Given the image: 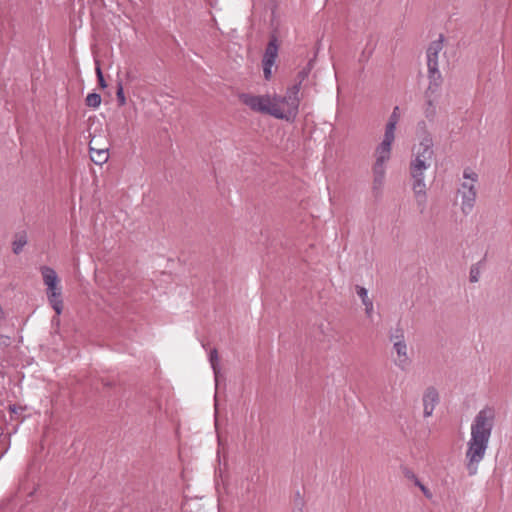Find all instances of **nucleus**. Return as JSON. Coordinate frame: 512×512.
Returning <instances> with one entry per match:
<instances>
[{
    "instance_id": "nucleus-1",
    "label": "nucleus",
    "mask_w": 512,
    "mask_h": 512,
    "mask_svg": "<svg viewBox=\"0 0 512 512\" xmlns=\"http://www.w3.org/2000/svg\"><path fill=\"white\" fill-rule=\"evenodd\" d=\"M301 81L288 87L284 96L278 94H239V100L256 113L292 122L299 113Z\"/></svg>"
},
{
    "instance_id": "nucleus-2",
    "label": "nucleus",
    "mask_w": 512,
    "mask_h": 512,
    "mask_svg": "<svg viewBox=\"0 0 512 512\" xmlns=\"http://www.w3.org/2000/svg\"><path fill=\"white\" fill-rule=\"evenodd\" d=\"M494 424V412L491 408L480 410L471 424V436L467 442L466 467L468 474H477L478 466L484 459Z\"/></svg>"
},
{
    "instance_id": "nucleus-3",
    "label": "nucleus",
    "mask_w": 512,
    "mask_h": 512,
    "mask_svg": "<svg viewBox=\"0 0 512 512\" xmlns=\"http://www.w3.org/2000/svg\"><path fill=\"white\" fill-rule=\"evenodd\" d=\"M433 156V139L429 133L425 132L420 142L413 147L410 162L412 190L421 212L424 211L427 202L424 173L430 167Z\"/></svg>"
},
{
    "instance_id": "nucleus-4",
    "label": "nucleus",
    "mask_w": 512,
    "mask_h": 512,
    "mask_svg": "<svg viewBox=\"0 0 512 512\" xmlns=\"http://www.w3.org/2000/svg\"><path fill=\"white\" fill-rule=\"evenodd\" d=\"M40 272L46 286V295L49 304L57 315L63 311L62 287L56 271L49 266H41Z\"/></svg>"
},
{
    "instance_id": "nucleus-5",
    "label": "nucleus",
    "mask_w": 512,
    "mask_h": 512,
    "mask_svg": "<svg viewBox=\"0 0 512 512\" xmlns=\"http://www.w3.org/2000/svg\"><path fill=\"white\" fill-rule=\"evenodd\" d=\"M394 140L395 136L384 134L382 141L375 148V162L372 168L375 186L380 187L383 184L386 174V165L391 158L392 144Z\"/></svg>"
},
{
    "instance_id": "nucleus-6",
    "label": "nucleus",
    "mask_w": 512,
    "mask_h": 512,
    "mask_svg": "<svg viewBox=\"0 0 512 512\" xmlns=\"http://www.w3.org/2000/svg\"><path fill=\"white\" fill-rule=\"evenodd\" d=\"M392 344L391 356L395 366L402 371H407L412 363L409 356L408 345L405 338V332L401 327L393 329L389 335Z\"/></svg>"
},
{
    "instance_id": "nucleus-7",
    "label": "nucleus",
    "mask_w": 512,
    "mask_h": 512,
    "mask_svg": "<svg viewBox=\"0 0 512 512\" xmlns=\"http://www.w3.org/2000/svg\"><path fill=\"white\" fill-rule=\"evenodd\" d=\"M423 415L432 416L436 405L439 403V393L434 387H428L423 394Z\"/></svg>"
},
{
    "instance_id": "nucleus-8",
    "label": "nucleus",
    "mask_w": 512,
    "mask_h": 512,
    "mask_svg": "<svg viewBox=\"0 0 512 512\" xmlns=\"http://www.w3.org/2000/svg\"><path fill=\"white\" fill-rule=\"evenodd\" d=\"M444 38L439 35V38L430 43L426 51L427 67L438 66L439 54L443 49Z\"/></svg>"
},
{
    "instance_id": "nucleus-9",
    "label": "nucleus",
    "mask_w": 512,
    "mask_h": 512,
    "mask_svg": "<svg viewBox=\"0 0 512 512\" xmlns=\"http://www.w3.org/2000/svg\"><path fill=\"white\" fill-rule=\"evenodd\" d=\"M478 175L471 169L467 168L463 172V180L460 184L458 192H476V183Z\"/></svg>"
},
{
    "instance_id": "nucleus-10",
    "label": "nucleus",
    "mask_w": 512,
    "mask_h": 512,
    "mask_svg": "<svg viewBox=\"0 0 512 512\" xmlns=\"http://www.w3.org/2000/svg\"><path fill=\"white\" fill-rule=\"evenodd\" d=\"M428 79V91L431 93L437 92L442 84V75L439 71V66L428 67Z\"/></svg>"
},
{
    "instance_id": "nucleus-11",
    "label": "nucleus",
    "mask_w": 512,
    "mask_h": 512,
    "mask_svg": "<svg viewBox=\"0 0 512 512\" xmlns=\"http://www.w3.org/2000/svg\"><path fill=\"white\" fill-rule=\"evenodd\" d=\"M458 194L461 197V211L465 215L470 214L475 205L477 192H458Z\"/></svg>"
},
{
    "instance_id": "nucleus-12",
    "label": "nucleus",
    "mask_w": 512,
    "mask_h": 512,
    "mask_svg": "<svg viewBox=\"0 0 512 512\" xmlns=\"http://www.w3.org/2000/svg\"><path fill=\"white\" fill-rule=\"evenodd\" d=\"M357 295L361 298L363 305L365 306V313L368 318H371L374 311L373 301L368 296V290L365 287H356Z\"/></svg>"
},
{
    "instance_id": "nucleus-13",
    "label": "nucleus",
    "mask_w": 512,
    "mask_h": 512,
    "mask_svg": "<svg viewBox=\"0 0 512 512\" xmlns=\"http://www.w3.org/2000/svg\"><path fill=\"white\" fill-rule=\"evenodd\" d=\"M90 144H92V141ZM90 158L95 164L102 165L107 162L109 158L108 149H95L90 145Z\"/></svg>"
},
{
    "instance_id": "nucleus-14",
    "label": "nucleus",
    "mask_w": 512,
    "mask_h": 512,
    "mask_svg": "<svg viewBox=\"0 0 512 512\" xmlns=\"http://www.w3.org/2000/svg\"><path fill=\"white\" fill-rule=\"evenodd\" d=\"M278 56V44H277V38L273 36L269 43L267 44V47L265 49L263 58L264 60H270L275 61Z\"/></svg>"
},
{
    "instance_id": "nucleus-15",
    "label": "nucleus",
    "mask_w": 512,
    "mask_h": 512,
    "mask_svg": "<svg viewBox=\"0 0 512 512\" xmlns=\"http://www.w3.org/2000/svg\"><path fill=\"white\" fill-rule=\"evenodd\" d=\"M209 362H210L211 368H212L213 373H214L215 382L217 384L218 383V376H219V373H220V368H219L218 352H217L216 349H212L210 351V353H209Z\"/></svg>"
},
{
    "instance_id": "nucleus-16",
    "label": "nucleus",
    "mask_w": 512,
    "mask_h": 512,
    "mask_svg": "<svg viewBox=\"0 0 512 512\" xmlns=\"http://www.w3.org/2000/svg\"><path fill=\"white\" fill-rule=\"evenodd\" d=\"M400 120V115H394L391 113L385 126V135L395 136L396 126Z\"/></svg>"
},
{
    "instance_id": "nucleus-17",
    "label": "nucleus",
    "mask_w": 512,
    "mask_h": 512,
    "mask_svg": "<svg viewBox=\"0 0 512 512\" xmlns=\"http://www.w3.org/2000/svg\"><path fill=\"white\" fill-rule=\"evenodd\" d=\"M85 103L88 107L97 109L101 104V95L98 93H89L85 99Z\"/></svg>"
},
{
    "instance_id": "nucleus-18",
    "label": "nucleus",
    "mask_w": 512,
    "mask_h": 512,
    "mask_svg": "<svg viewBox=\"0 0 512 512\" xmlns=\"http://www.w3.org/2000/svg\"><path fill=\"white\" fill-rule=\"evenodd\" d=\"M424 114H425V117L429 121H433L436 116V107H435L433 101L430 99L426 101V105L424 108Z\"/></svg>"
},
{
    "instance_id": "nucleus-19",
    "label": "nucleus",
    "mask_w": 512,
    "mask_h": 512,
    "mask_svg": "<svg viewBox=\"0 0 512 512\" xmlns=\"http://www.w3.org/2000/svg\"><path fill=\"white\" fill-rule=\"evenodd\" d=\"M116 98L119 106H124L126 104V97L121 82H119L117 85Z\"/></svg>"
},
{
    "instance_id": "nucleus-20",
    "label": "nucleus",
    "mask_w": 512,
    "mask_h": 512,
    "mask_svg": "<svg viewBox=\"0 0 512 512\" xmlns=\"http://www.w3.org/2000/svg\"><path fill=\"white\" fill-rule=\"evenodd\" d=\"M26 245V239L21 237L13 242V252L19 254Z\"/></svg>"
},
{
    "instance_id": "nucleus-21",
    "label": "nucleus",
    "mask_w": 512,
    "mask_h": 512,
    "mask_svg": "<svg viewBox=\"0 0 512 512\" xmlns=\"http://www.w3.org/2000/svg\"><path fill=\"white\" fill-rule=\"evenodd\" d=\"M404 476H405L407 479H409V480L413 481V483H414L416 486H417V485H420V482H421V481H420V480H419V478L414 474V472H413V471H411L410 469H405V470H404Z\"/></svg>"
},
{
    "instance_id": "nucleus-22",
    "label": "nucleus",
    "mask_w": 512,
    "mask_h": 512,
    "mask_svg": "<svg viewBox=\"0 0 512 512\" xmlns=\"http://www.w3.org/2000/svg\"><path fill=\"white\" fill-rule=\"evenodd\" d=\"M479 280V269L478 268H472L470 271V281L471 282H477Z\"/></svg>"
},
{
    "instance_id": "nucleus-23",
    "label": "nucleus",
    "mask_w": 512,
    "mask_h": 512,
    "mask_svg": "<svg viewBox=\"0 0 512 512\" xmlns=\"http://www.w3.org/2000/svg\"><path fill=\"white\" fill-rule=\"evenodd\" d=\"M417 487L420 488V490L423 492L425 497H427L428 499H430L432 497V493L422 482H420V485H417Z\"/></svg>"
},
{
    "instance_id": "nucleus-24",
    "label": "nucleus",
    "mask_w": 512,
    "mask_h": 512,
    "mask_svg": "<svg viewBox=\"0 0 512 512\" xmlns=\"http://www.w3.org/2000/svg\"><path fill=\"white\" fill-rule=\"evenodd\" d=\"M274 65H275V61H270V60L262 59V67L263 68L272 69Z\"/></svg>"
},
{
    "instance_id": "nucleus-25",
    "label": "nucleus",
    "mask_w": 512,
    "mask_h": 512,
    "mask_svg": "<svg viewBox=\"0 0 512 512\" xmlns=\"http://www.w3.org/2000/svg\"><path fill=\"white\" fill-rule=\"evenodd\" d=\"M263 74H264L265 80H270L272 77V69L263 68Z\"/></svg>"
},
{
    "instance_id": "nucleus-26",
    "label": "nucleus",
    "mask_w": 512,
    "mask_h": 512,
    "mask_svg": "<svg viewBox=\"0 0 512 512\" xmlns=\"http://www.w3.org/2000/svg\"><path fill=\"white\" fill-rule=\"evenodd\" d=\"M9 410L11 413L16 414V413H18L19 410H22V409L13 404V405H9Z\"/></svg>"
},
{
    "instance_id": "nucleus-27",
    "label": "nucleus",
    "mask_w": 512,
    "mask_h": 512,
    "mask_svg": "<svg viewBox=\"0 0 512 512\" xmlns=\"http://www.w3.org/2000/svg\"><path fill=\"white\" fill-rule=\"evenodd\" d=\"M4 440H6V436L2 437V431L0 430V443L3 442ZM5 452H6V449H4L0 452V458L5 454Z\"/></svg>"
},
{
    "instance_id": "nucleus-28",
    "label": "nucleus",
    "mask_w": 512,
    "mask_h": 512,
    "mask_svg": "<svg viewBox=\"0 0 512 512\" xmlns=\"http://www.w3.org/2000/svg\"><path fill=\"white\" fill-rule=\"evenodd\" d=\"M307 75H308V72H307V71H305V70L301 71V72L299 73V78H300V80H299V81H301V82H302V81L307 77Z\"/></svg>"
},
{
    "instance_id": "nucleus-29",
    "label": "nucleus",
    "mask_w": 512,
    "mask_h": 512,
    "mask_svg": "<svg viewBox=\"0 0 512 512\" xmlns=\"http://www.w3.org/2000/svg\"><path fill=\"white\" fill-rule=\"evenodd\" d=\"M96 74H97V78H102V77H104V76H103V73H102V70H101V68H100V66H99L98 64H97V66H96Z\"/></svg>"
},
{
    "instance_id": "nucleus-30",
    "label": "nucleus",
    "mask_w": 512,
    "mask_h": 512,
    "mask_svg": "<svg viewBox=\"0 0 512 512\" xmlns=\"http://www.w3.org/2000/svg\"><path fill=\"white\" fill-rule=\"evenodd\" d=\"M98 83H99L101 88H105L107 86L104 77L98 78Z\"/></svg>"
},
{
    "instance_id": "nucleus-31",
    "label": "nucleus",
    "mask_w": 512,
    "mask_h": 512,
    "mask_svg": "<svg viewBox=\"0 0 512 512\" xmlns=\"http://www.w3.org/2000/svg\"><path fill=\"white\" fill-rule=\"evenodd\" d=\"M392 114H394V115H400V108H399V106H395V107L393 108Z\"/></svg>"
},
{
    "instance_id": "nucleus-32",
    "label": "nucleus",
    "mask_w": 512,
    "mask_h": 512,
    "mask_svg": "<svg viewBox=\"0 0 512 512\" xmlns=\"http://www.w3.org/2000/svg\"><path fill=\"white\" fill-rule=\"evenodd\" d=\"M425 128H426V123L424 121H421L418 123V129L425 130Z\"/></svg>"
}]
</instances>
